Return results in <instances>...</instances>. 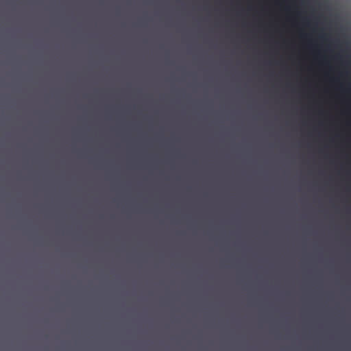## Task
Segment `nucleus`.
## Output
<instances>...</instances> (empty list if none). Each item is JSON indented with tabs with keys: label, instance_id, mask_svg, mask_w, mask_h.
<instances>
[{
	"label": "nucleus",
	"instance_id": "obj_3",
	"mask_svg": "<svg viewBox=\"0 0 351 351\" xmlns=\"http://www.w3.org/2000/svg\"><path fill=\"white\" fill-rule=\"evenodd\" d=\"M86 134H84V156H86V153H88V142L86 143Z\"/></svg>",
	"mask_w": 351,
	"mask_h": 351
},
{
	"label": "nucleus",
	"instance_id": "obj_4",
	"mask_svg": "<svg viewBox=\"0 0 351 351\" xmlns=\"http://www.w3.org/2000/svg\"><path fill=\"white\" fill-rule=\"evenodd\" d=\"M86 95H88V93H86V91L84 90V97L85 98Z\"/></svg>",
	"mask_w": 351,
	"mask_h": 351
},
{
	"label": "nucleus",
	"instance_id": "obj_2",
	"mask_svg": "<svg viewBox=\"0 0 351 351\" xmlns=\"http://www.w3.org/2000/svg\"><path fill=\"white\" fill-rule=\"evenodd\" d=\"M88 118V106L86 107V104L84 105V132L86 130V118ZM86 125H88V121H86ZM86 132H85V134Z\"/></svg>",
	"mask_w": 351,
	"mask_h": 351
},
{
	"label": "nucleus",
	"instance_id": "obj_1",
	"mask_svg": "<svg viewBox=\"0 0 351 351\" xmlns=\"http://www.w3.org/2000/svg\"><path fill=\"white\" fill-rule=\"evenodd\" d=\"M88 118V106L86 107V104L84 105V132L86 130V118ZM86 125H88V121H86ZM86 132H85V134Z\"/></svg>",
	"mask_w": 351,
	"mask_h": 351
}]
</instances>
